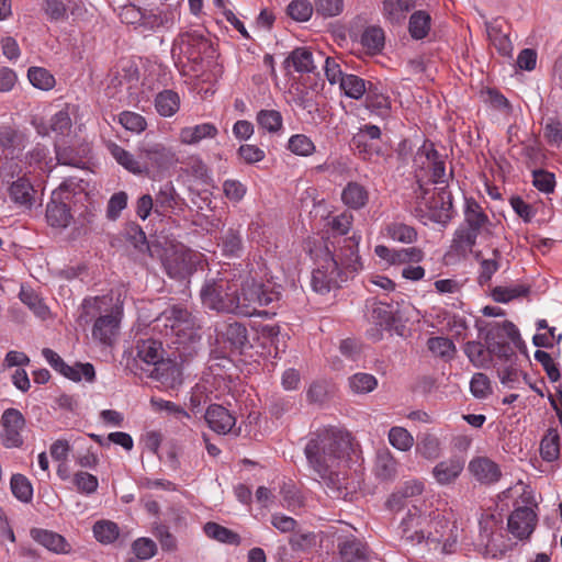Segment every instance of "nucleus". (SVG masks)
Segmentation results:
<instances>
[{
  "label": "nucleus",
  "instance_id": "1",
  "mask_svg": "<svg viewBox=\"0 0 562 562\" xmlns=\"http://www.w3.org/2000/svg\"><path fill=\"white\" fill-rule=\"evenodd\" d=\"M352 450L348 432L327 427L315 431L305 446L308 465L333 491L342 487L339 469L347 464Z\"/></svg>",
  "mask_w": 562,
  "mask_h": 562
},
{
  "label": "nucleus",
  "instance_id": "2",
  "mask_svg": "<svg viewBox=\"0 0 562 562\" xmlns=\"http://www.w3.org/2000/svg\"><path fill=\"white\" fill-rule=\"evenodd\" d=\"M401 538L408 544L423 542L429 549L441 548V552L451 553L458 541L459 527L452 514L432 512L424 516L417 506H413L398 526Z\"/></svg>",
  "mask_w": 562,
  "mask_h": 562
},
{
  "label": "nucleus",
  "instance_id": "3",
  "mask_svg": "<svg viewBox=\"0 0 562 562\" xmlns=\"http://www.w3.org/2000/svg\"><path fill=\"white\" fill-rule=\"evenodd\" d=\"M495 224L474 199H465L463 222L453 233L450 252L468 257L473 252L479 237L488 240L494 236Z\"/></svg>",
  "mask_w": 562,
  "mask_h": 562
},
{
  "label": "nucleus",
  "instance_id": "4",
  "mask_svg": "<svg viewBox=\"0 0 562 562\" xmlns=\"http://www.w3.org/2000/svg\"><path fill=\"white\" fill-rule=\"evenodd\" d=\"M415 204L412 213L424 223L427 221L446 225L452 218V196L445 188L429 190L418 184L414 191Z\"/></svg>",
  "mask_w": 562,
  "mask_h": 562
},
{
  "label": "nucleus",
  "instance_id": "5",
  "mask_svg": "<svg viewBox=\"0 0 562 562\" xmlns=\"http://www.w3.org/2000/svg\"><path fill=\"white\" fill-rule=\"evenodd\" d=\"M155 322L166 336H175L179 342L192 339L200 328L196 317L181 304L167 307Z\"/></svg>",
  "mask_w": 562,
  "mask_h": 562
},
{
  "label": "nucleus",
  "instance_id": "6",
  "mask_svg": "<svg viewBox=\"0 0 562 562\" xmlns=\"http://www.w3.org/2000/svg\"><path fill=\"white\" fill-rule=\"evenodd\" d=\"M237 281L220 278L207 280L200 295L205 307L216 312L237 314Z\"/></svg>",
  "mask_w": 562,
  "mask_h": 562
},
{
  "label": "nucleus",
  "instance_id": "7",
  "mask_svg": "<svg viewBox=\"0 0 562 562\" xmlns=\"http://www.w3.org/2000/svg\"><path fill=\"white\" fill-rule=\"evenodd\" d=\"M234 281L238 282L237 315H255L258 307L267 306L279 299V292L269 289L254 278H238Z\"/></svg>",
  "mask_w": 562,
  "mask_h": 562
},
{
  "label": "nucleus",
  "instance_id": "8",
  "mask_svg": "<svg viewBox=\"0 0 562 562\" xmlns=\"http://www.w3.org/2000/svg\"><path fill=\"white\" fill-rule=\"evenodd\" d=\"M324 255L317 259V267L313 270L311 284L315 292L327 293L333 288L346 281V277L338 268V261L326 247Z\"/></svg>",
  "mask_w": 562,
  "mask_h": 562
},
{
  "label": "nucleus",
  "instance_id": "9",
  "mask_svg": "<svg viewBox=\"0 0 562 562\" xmlns=\"http://www.w3.org/2000/svg\"><path fill=\"white\" fill-rule=\"evenodd\" d=\"M139 157L143 164H148L149 175L167 171L178 162L177 154L160 143L143 145L139 148Z\"/></svg>",
  "mask_w": 562,
  "mask_h": 562
},
{
  "label": "nucleus",
  "instance_id": "10",
  "mask_svg": "<svg viewBox=\"0 0 562 562\" xmlns=\"http://www.w3.org/2000/svg\"><path fill=\"white\" fill-rule=\"evenodd\" d=\"M1 440L7 448H18L22 446L23 438L21 431L25 426V418L16 408H8L1 416Z\"/></svg>",
  "mask_w": 562,
  "mask_h": 562
},
{
  "label": "nucleus",
  "instance_id": "11",
  "mask_svg": "<svg viewBox=\"0 0 562 562\" xmlns=\"http://www.w3.org/2000/svg\"><path fill=\"white\" fill-rule=\"evenodd\" d=\"M509 24L503 18H495L486 22V32L490 42L499 55L512 58L514 46L509 38Z\"/></svg>",
  "mask_w": 562,
  "mask_h": 562
},
{
  "label": "nucleus",
  "instance_id": "12",
  "mask_svg": "<svg viewBox=\"0 0 562 562\" xmlns=\"http://www.w3.org/2000/svg\"><path fill=\"white\" fill-rule=\"evenodd\" d=\"M358 244L359 238L356 236L344 238L339 251L333 255L337 259L338 268L346 279L362 268L361 259L358 254Z\"/></svg>",
  "mask_w": 562,
  "mask_h": 562
},
{
  "label": "nucleus",
  "instance_id": "13",
  "mask_svg": "<svg viewBox=\"0 0 562 562\" xmlns=\"http://www.w3.org/2000/svg\"><path fill=\"white\" fill-rule=\"evenodd\" d=\"M537 515L530 507H518L508 517L509 532L522 540L530 537L536 527Z\"/></svg>",
  "mask_w": 562,
  "mask_h": 562
},
{
  "label": "nucleus",
  "instance_id": "14",
  "mask_svg": "<svg viewBox=\"0 0 562 562\" xmlns=\"http://www.w3.org/2000/svg\"><path fill=\"white\" fill-rule=\"evenodd\" d=\"M465 459L462 456H451L438 462L431 471L432 477L439 485L453 484L464 470Z\"/></svg>",
  "mask_w": 562,
  "mask_h": 562
},
{
  "label": "nucleus",
  "instance_id": "15",
  "mask_svg": "<svg viewBox=\"0 0 562 562\" xmlns=\"http://www.w3.org/2000/svg\"><path fill=\"white\" fill-rule=\"evenodd\" d=\"M217 341L228 344L231 348L240 350L248 344L247 328L238 323H221L215 327Z\"/></svg>",
  "mask_w": 562,
  "mask_h": 562
},
{
  "label": "nucleus",
  "instance_id": "16",
  "mask_svg": "<svg viewBox=\"0 0 562 562\" xmlns=\"http://www.w3.org/2000/svg\"><path fill=\"white\" fill-rule=\"evenodd\" d=\"M207 426L218 435L228 434L236 424V418L224 406L212 404L207 407L205 415Z\"/></svg>",
  "mask_w": 562,
  "mask_h": 562
},
{
  "label": "nucleus",
  "instance_id": "17",
  "mask_svg": "<svg viewBox=\"0 0 562 562\" xmlns=\"http://www.w3.org/2000/svg\"><path fill=\"white\" fill-rule=\"evenodd\" d=\"M469 472L482 484H493L502 475L497 463L486 457H476L469 462Z\"/></svg>",
  "mask_w": 562,
  "mask_h": 562
},
{
  "label": "nucleus",
  "instance_id": "18",
  "mask_svg": "<svg viewBox=\"0 0 562 562\" xmlns=\"http://www.w3.org/2000/svg\"><path fill=\"white\" fill-rule=\"evenodd\" d=\"M471 254L473 255L474 260L479 263L477 282L480 285H485L499 270L502 252L498 248H493L491 250V257L488 258L484 257L482 250H473Z\"/></svg>",
  "mask_w": 562,
  "mask_h": 562
},
{
  "label": "nucleus",
  "instance_id": "19",
  "mask_svg": "<svg viewBox=\"0 0 562 562\" xmlns=\"http://www.w3.org/2000/svg\"><path fill=\"white\" fill-rule=\"evenodd\" d=\"M106 148L116 162L130 172L137 176H149L148 164H143V159H136L133 154L113 142L108 143Z\"/></svg>",
  "mask_w": 562,
  "mask_h": 562
},
{
  "label": "nucleus",
  "instance_id": "20",
  "mask_svg": "<svg viewBox=\"0 0 562 562\" xmlns=\"http://www.w3.org/2000/svg\"><path fill=\"white\" fill-rule=\"evenodd\" d=\"M30 535L34 541L56 554H66L70 551V546L66 539L54 531L41 528H33Z\"/></svg>",
  "mask_w": 562,
  "mask_h": 562
},
{
  "label": "nucleus",
  "instance_id": "21",
  "mask_svg": "<svg viewBox=\"0 0 562 562\" xmlns=\"http://www.w3.org/2000/svg\"><path fill=\"white\" fill-rule=\"evenodd\" d=\"M150 376L158 380L168 389H175L182 383L181 370L178 364L171 360H164L154 367Z\"/></svg>",
  "mask_w": 562,
  "mask_h": 562
},
{
  "label": "nucleus",
  "instance_id": "22",
  "mask_svg": "<svg viewBox=\"0 0 562 562\" xmlns=\"http://www.w3.org/2000/svg\"><path fill=\"white\" fill-rule=\"evenodd\" d=\"M217 134L218 130L213 123H202L181 128L179 140L184 145H196L203 139L215 138Z\"/></svg>",
  "mask_w": 562,
  "mask_h": 562
},
{
  "label": "nucleus",
  "instance_id": "23",
  "mask_svg": "<svg viewBox=\"0 0 562 562\" xmlns=\"http://www.w3.org/2000/svg\"><path fill=\"white\" fill-rule=\"evenodd\" d=\"M338 550L344 562H367L369 559L366 544L353 537L340 541Z\"/></svg>",
  "mask_w": 562,
  "mask_h": 562
},
{
  "label": "nucleus",
  "instance_id": "24",
  "mask_svg": "<svg viewBox=\"0 0 562 562\" xmlns=\"http://www.w3.org/2000/svg\"><path fill=\"white\" fill-rule=\"evenodd\" d=\"M162 353V346L157 340L144 339L136 344V358L148 366L156 367L164 361Z\"/></svg>",
  "mask_w": 562,
  "mask_h": 562
},
{
  "label": "nucleus",
  "instance_id": "25",
  "mask_svg": "<svg viewBox=\"0 0 562 562\" xmlns=\"http://www.w3.org/2000/svg\"><path fill=\"white\" fill-rule=\"evenodd\" d=\"M119 328V319L116 316L109 314L100 316L92 328V337L102 344L111 345Z\"/></svg>",
  "mask_w": 562,
  "mask_h": 562
},
{
  "label": "nucleus",
  "instance_id": "26",
  "mask_svg": "<svg viewBox=\"0 0 562 562\" xmlns=\"http://www.w3.org/2000/svg\"><path fill=\"white\" fill-rule=\"evenodd\" d=\"M415 7L414 0H384L382 13L385 20L392 24H401L406 13Z\"/></svg>",
  "mask_w": 562,
  "mask_h": 562
},
{
  "label": "nucleus",
  "instance_id": "27",
  "mask_svg": "<svg viewBox=\"0 0 562 562\" xmlns=\"http://www.w3.org/2000/svg\"><path fill=\"white\" fill-rule=\"evenodd\" d=\"M342 203L352 210H360L369 201L368 190L358 182H349L341 192Z\"/></svg>",
  "mask_w": 562,
  "mask_h": 562
},
{
  "label": "nucleus",
  "instance_id": "28",
  "mask_svg": "<svg viewBox=\"0 0 562 562\" xmlns=\"http://www.w3.org/2000/svg\"><path fill=\"white\" fill-rule=\"evenodd\" d=\"M373 471L382 481L393 480L397 474V461L389 450H381L376 453Z\"/></svg>",
  "mask_w": 562,
  "mask_h": 562
},
{
  "label": "nucleus",
  "instance_id": "29",
  "mask_svg": "<svg viewBox=\"0 0 562 562\" xmlns=\"http://www.w3.org/2000/svg\"><path fill=\"white\" fill-rule=\"evenodd\" d=\"M285 67H293L297 72H312L315 61L312 52L306 47L295 48L284 60Z\"/></svg>",
  "mask_w": 562,
  "mask_h": 562
},
{
  "label": "nucleus",
  "instance_id": "30",
  "mask_svg": "<svg viewBox=\"0 0 562 562\" xmlns=\"http://www.w3.org/2000/svg\"><path fill=\"white\" fill-rule=\"evenodd\" d=\"M10 199L21 206L32 205L33 187L25 178H18L12 181L8 188Z\"/></svg>",
  "mask_w": 562,
  "mask_h": 562
},
{
  "label": "nucleus",
  "instance_id": "31",
  "mask_svg": "<svg viewBox=\"0 0 562 562\" xmlns=\"http://www.w3.org/2000/svg\"><path fill=\"white\" fill-rule=\"evenodd\" d=\"M155 108L161 116L170 117L180 108V97L172 90H164L156 95Z\"/></svg>",
  "mask_w": 562,
  "mask_h": 562
},
{
  "label": "nucleus",
  "instance_id": "32",
  "mask_svg": "<svg viewBox=\"0 0 562 562\" xmlns=\"http://www.w3.org/2000/svg\"><path fill=\"white\" fill-rule=\"evenodd\" d=\"M416 452L428 460L437 459L441 453L440 439L430 432L418 436Z\"/></svg>",
  "mask_w": 562,
  "mask_h": 562
},
{
  "label": "nucleus",
  "instance_id": "33",
  "mask_svg": "<svg viewBox=\"0 0 562 562\" xmlns=\"http://www.w3.org/2000/svg\"><path fill=\"white\" fill-rule=\"evenodd\" d=\"M431 18L423 10L414 12L408 22V32L414 40L425 38L430 31Z\"/></svg>",
  "mask_w": 562,
  "mask_h": 562
},
{
  "label": "nucleus",
  "instance_id": "34",
  "mask_svg": "<svg viewBox=\"0 0 562 562\" xmlns=\"http://www.w3.org/2000/svg\"><path fill=\"white\" fill-rule=\"evenodd\" d=\"M203 530L209 538L220 542L235 546L240 543V537L238 533L216 522H206Z\"/></svg>",
  "mask_w": 562,
  "mask_h": 562
},
{
  "label": "nucleus",
  "instance_id": "35",
  "mask_svg": "<svg viewBox=\"0 0 562 562\" xmlns=\"http://www.w3.org/2000/svg\"><path fill=\"white\" fill-rule=\"evenodd\" d=\"M339 87L347 97L355 100H359L360 98H362L363 94L367 93L369 90V87H367L366 81L362 78L352 74L345 75L339 82Z\"/></svg>",
  "mask_w": 562,
  "mask_h": 562
},
{
  "label": "nucleus",
  "instance_id": "36",
  "mask_svg": "<svg viewBox=\"0 0 562 562\" xmlns=\"http://www.w3.org/2000/svg\"><path fill=\"white\" fill-rule=\"evenodd\" d=\"M70 212L65 203L50 202L46 206V218L53 227H66L70 222Z\"/></svg>",
  "mask_w": 562,
  "mask_h": 562
},
{
  "label": "nucleus",
  "instance_id": "37",
  "mask_svg": "<svg viewBox=\"0 0 562 562\" xmlns=\"http://www.w3.org/2000/svg\"><path fill=\"white\" fill-rule=\"evenodd\" d=\"M60 374L75 382H79L82 379L87 382H93L95 379V371L91 363L77 362L74 366L66 363Z\"/></svg>",
  "mask_w": 562,
  "mask_h": 562
},
{
  "label": "nucleus",
  "instance_id": "38",
  "mask_svg": "<svg viewBox=\"0 0 562 562\" xmlns=\"http://www.w3.org/2000/svg\"><path fill=\"white\" fill-rule=\"evenodd\" d=\"M540 454L544 461L552 462L560 454V437L557 430L550 429L540 443Z\"/></svg>",
  "mask_w": 562,
  "mask_h": 562
},
{
  "label": "nucleus",
  "instance_id": "39",
  "mask_svg": "<svg viewBox=\"0 0 562 562\" xmlns=\"http://www.w3.org/2000/svg\"><path fill=\"white\" fill-rule=\"evenodd\" d=\"M428 350L435 356L442 359H452L457 348L453 341L447 337H431L427 341Z\"/></svg>",
  "mask_w": 562,
  "mask_h": 562
},
{
  "label": "nucleus",
  "instance_id": "40",
  "mask_svg": "<svg viewBox=\"0 0 562 562\" xmlns=\"http://www.w3.org/2000/svg\"><path fill=\"white\" fill-rule=\"evenodd\" d=\"M256 121L260 128L269 133H277L283 126L282 115L277 110H260L257 113Z\"/></svg>",
  "mask_w": 562,
  "mask_h": 562
},
{
  "label": "nucleus",
  "instance_id": "41",
  "mask_svg": "<svg viewBox=\"0 0 562 562\" xmlns=\"http://www.w3.org/2000/svg\"><path fill=\"white\" fill-rule=\"evenodd\" d=\"M27 78L33 87L41 90H50L55 87L54 76L43 67H30Z\"/></svg>",
  "mask_w": 562,
  "mask_h": 562
},
{
  "label": "nucleus",
  "instance_id": "42",
  "mask_svg": "<svg viewBox=\"0 0 562 562\" xmlns=\"http://www.w3.org/2000/svg\"><path fill=\"white\" fill-rule=\"evenodd\" d=\"M93 535L101 543H112L120 535L119 526L110 520H99L93 525Z\"/></svg>",
  "mask_w": 562,
  "mask_h": 562
},
{
  "label": "nucleus",
  "instance_id": "43",
  "mask_svg": "<svg viewBox=\"0 0 562 562\" xmlns=\"http://www.w3.org/2000/svg\"><path fill=\"white\" fill-rule=\"evenodd\" d=\"M521 375L526 378V374L521 372L516 361H510V363L503 364L497 369V376L501 383L508 389L516 387Z\"/></svg>",
  "mask_w": 562,
  "mask_h": 562
},
{
  "label": "nucleus",
  "instance_id": "44",
  "mask_svg": "<svg viewBox=\"0 0 562 562\" xmlns=\"http://www.w3.org/2000/svg\"><path fill=\"white\" fill-rule=\"evenodd\" d=\"M288 149L297 156H311L316 150L313 140L304 134H295L289 138Z\"/></svg>",
  "mask_w": 562,
  "mask_h": 562
},
{
  "label": "nucleus",
  "instance_id": "45",
  "mask_svg": "<svg viewBox=\"0 0 562 562\" xmlns=\"http://www.w3.org/2000/svg\"><path fill=\"white\" fill-rule=\"evenodd\" d=\"M361 44L370 52L378 53L384 46V31L380 26H369L361 36Z\"/></svg>",
  "mask_w": 562,
  "mask_h": 562
},
{
  "label": "nucleus",
  "instance_id": "46",
  "mask_svg": "<svg viewBox=\"0 0 562 562\" xmlns=\"http://www.w3.org/2000/svg\"><path fill=\"white\" fill-rule=\"evenodd\" d=\"M378 385V380L369 373H356L349 378V387L356 394L372 392Z\"/></svg>",
  "mask_w": 562,
  "mask_h": 562
},
{
  "label": "nucleus",
  "instance_id": "47",
  "mask_svg": "<svg viewBox=\"0 0 562 562\" xmlns=\"http://www.w3.org/2000/svg\"><path fill=\"white\" fill-rule=\"evenodd\" d=\"M389 441L400 451H408L414 446V437L403 427H392L389 431Z\"/></svg>",
  "mask_w": 562,
  "mask_h": 562
},
{
  "label": "nucleus",
  "instance_id": "48",
  "mask_svg": "<svg viewBox=\"0 0 562 562\" xmlns=\"http://www.w3.org/2000/svg\"><path fill=\"white\" fill-rule=\"evenodd\" d=\"M387 235L393 239L405 244H412L417 239L414 227L404 223H392L386 228Z\"/></svg>",
  "mask_w": 562,
  "mask_h": 562
},
{
  "label": "nucleus",
  "instance_id": "49",
  "mask_svg": "<svg viewBox=\"0 0 562 562\" xmlns=\"http://www.w3.org/2000/svg\"><path fill=\"white\" fill-rule=\"evenodd\" d=\"M11 491L13 495L23 503H29L33 496V487L30 481L22 474H14L11 477Z\"/></svg>",
  "mask_w": 562,
  "mask_h": 562
},
{
  "label": "nucleus",
  "instance_id": "50",
  "mask_svg": "<svg viewBox=\"0 0 562 562\" xmlns=\"http://www.w3.org/2000/svg\"><path fill=\"white\" fill-rule=\"evenodd\" d=\"M529 292V289L525 285H514V286H496L492 296L494 301L499 303H508L509 301L524 296Z\"/></svg>",
  "mask_w": 562,
  "mask_h": 562
},
{
  "label": "nucleus",
  "instance_id": "51",
  "mask_svg": "<svg viewBox=\"0 0 562 562\" xmlns=\"http://www.w3.org/2000/svg\"><path fill=\"white\" fill-rule=\"evenodd\" d=\"M72 483L79 493L88 495L97 492L99 486L97 476L85 471L76 472L72 477Z\"/></svg>",
  "mask_w": 562,
  "mask_h": 562
},
{
  "label": "nucleus",
  "instance_id": "52",
  "mask_svg": "<svg viewBox=\"0 0 562 562\" xmlns=\"http://www.w3.org/2000/svg\"><path fill=\"white\" fill-rule=\"evenodd\" d=\"M464 352L470 362L477 368L485 367L488 363V355L480 341H468L464 346Z\"/></svg>",
  "mask_w": 562,
  "mask_h": 562
},
{
  "label": "nucleus",
  "instance_id": "53",
  "mask_svg": "<svg viewBox=\"0 0 562 562\" xmlns=\"http://www.w3.org/2000/svg\"><path fill=\"white\" fill-rule=\"evenodd\" d=\"M223 251L229 256H237L241 250L243 240L239 228H228L222 238Z\"/></svg>",
  "mask_w": 562,
  "mask_h": 562
},
{
  "label": "nucleus",
  "instance_id": "54",
  "mask_svg": "<svg viewBox=\"0 0 562 562\" xmlns=\"http://www.w3.org/2000/svg\"><path fill=\"white\" fill-rule=\"evenodd\" d=\"M372 85L370 83L369 90L367 92L366 105L372 112L384 116L387 114L390 110V101L389 98L382 93H376L371 90Z\"/></svg>",
  "mask_w": 562,
  "mask_h": 562
},
{
  "label": "nucleus",
  "instance_id": "55",
  "mask_svg": "<svg viewBox=\"0 0 562 562\" xmlns=\"http://www.w3.org/2000/svg\"><path fill=\"white\" fill-rule=\"evenodd\" d=\"M313 5L307 0L291 1L286 8L289 16L297 22L308 21L313 14Z\"/></svg>",
  "mask_w": 562,
  "mask_h": 562
},
{
  "label": "nucleus",
  "instance_id": "56",
  "mask_svg": "<svg viewBox=\"0 0 562 562\" xmlns=\"http://www.w3.org/2000/svg\"><path fill=\"white\" fill-rule=\"evenodd\" d=\"M438 156L432 144L425 143L414 157V166L419 170H428L431 167L430 162L435 161Z\"/></svg>",
  "mask_w": 562,
  "mask_h": 562
},
{
  "label": "nucleus",
  "instance_id": "57",
  "mask_svg": "<svg viewBox=\"0 0 562 562\" xmlns=\"http://www.w3.org/2000/svg\"><path fill=\"white\" fill-rule=\"evenodd\" d=\"M150 405L156 412H166L178 419L190 418V414L180 405L162 398L151 397Z\"/></svg>",
  "mask_w": 562,
  "mask_h": 562
},
{
  "label": "nucleus",
  "instance_id": "58",
  "mask_svg": "<svg viewBox=\"0 0 562 562\" xmlns=\"http://www.w3.org/2000/svg\"><path fill=\"white\" fill-rule=\"evenodd\" d=\"M470 390L472 395L476 398L487 397L492 394V386L488 376L481 372L474 373L470 382Z\"/></svg>",
  "mask_w": 562,
  "mask_h": 562
},
{
  "label": "nucleus",
  "instance_id": "59",
  "mask_svg": "<svg viewBox=\"0 0 562 562\" xmlns=\"http://www.w3.org/2000/svg\"><path fill=\"white\" fill-rule=\"evenodd\" d=\"M126 236L136 249H138L142 252L148 251L149 255L153 256L151 249L147 243L146 235L138 224H130L126 227Z\"/></svg>",
  "mask_w": 562,
  "mask_h": 562
},
{
  "label": "nucleus",
  "instance_id": "60",
  "mask_svg": "<svg viewBox=\"0 0 562 562\" xmlns=\"http://www.w3.org/2000/svg\"><path fill=\"white\" fill-rule=\"evenodd\" d=\"M499 521L493 514H483L479 520L480 538L486 546L493 539V535L498 528Z\"/></svg>",
  "mask_w": 562,
  "mask_h": 562
},
{
  "label": "nucleus",
  "instance_id": "61",
  "mask_svg": "<svg viewBox=\"0 0 562 562\" xmlns=\"http://www.w3.org/2000/svg\"><path fill=\"white\" fill-rule=\"evenodd\" d=\"M120 124L127 131L140 133L146 128L145 119L135 112L124 111L119 115Z\"/></svg>",
  "mask_w": 562,
  "mask_h": 562
},
{
  "label": "nucleus",
  "instance_id": "62",
  "mask_svg": "<svg viewBox=\"0 0 562 562\" xmlns=\"http://www.w3.org/2000/svg\"><path fill=\"white\" fill-rule=\"evenodd\" d=\"M532 183L539 191L551 193L555 187V178L553 173L538 169L532 171Z\"/></svg>",
  "mask_w": 562,
  "mask_h": 562
},
{
  "label": "nucleus",
  "instance_id": "63",
  "mask_svg": "<svg viewBox=\"0 0 562 562\" xmlns=\"http://www.w3.org/2000/svg\"><path fill=\"white\" fill-rule=\"evenodd\" d=\"M352 222L353 215L348 211H344L342 213L331 217L327 225L335 234L345 235L349 232Z\"/></svg>",
  "mask_w": 562,
  "mask_h": 562
},
{
  "label": "nucleus",
  "instance_id": "64",
  "mask_svg": "<svg viewBox=\"0 0 562 562\" xmlns=\"http://www.w3.org/2000/svg\"><path fill=\"white\" fill-rule=\"evenodd\" d=\"M133 551L139 560H148L157 552L156 543L149 538H138L133 542Z\"/></svg>",
  "mask_w": 562,
  "mask_h": 562
}]
</instances>
